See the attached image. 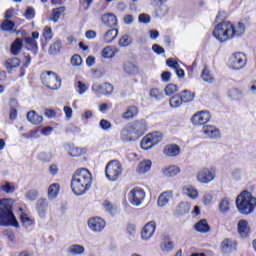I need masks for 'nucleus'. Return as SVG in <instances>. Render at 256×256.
I'll return each instance as SVG.
<instances>
[{
	"mask_svg": "<svg viewBox=\"0 0 256 256\" xmlns=\"http://www.w3.org/2000/svg\"><path fill=\"white\" fill-rule=\"evenodd\" d=\"M213 35L220 43H225V41L235 39V37H242L245 35V23L243 21L235 25L231 22L220 23L214 28Z\"/></svg>",
	"mask_w": 256,
	"mask_h": 256,
	"instance_id": "f257e3e1",
	"label": "nucleus"
},
{
	"mask_svg": "<svg viewBox=\"0 0 256 256\" xmlns=\"http://www.w3.org/2000/svg\"><path fill=\"white\" fill-rule=\"evenodd\" d=\"M93 183V176L91 172L85 168L75 171L71 180V189L74 195H85Z\"/></svg>",
	"mask_w": 256,
	"mask_h": 256,
	"instance_id": "f03ea898",
	"label": "nucleus"
},
{
	"mask_svg": "<svg viewBox=\"0 0 256 256\" xmlns=\"http://www.w3.org/2000/svg\"><path fill=\"white\" fill-rule=\"evenodd\" d=\"M13 202L10 199L0 200V225L2 227H16L19 229V222L13 214Z\"/></svg>",
	"mask_w": 256,
	"mask_h": 256,
	"instance_id": "7ed1b4c3",
	"label": "nucleus"
},
{
	"mask_svg": "<svg viewBox=\"0 0 256 256\" xmlns=\"http://www.w3.org/2000/svg\"><path fill=\"white\" fill-rule=\"evenodd\" d=\"M236 207L241 215H251L255 211L256 198L251 192L244 190L236 198Z\"/></svg>",
	"mask_w": 256,
	"mask_h": 256,
	"instance_id": "20e7f679",
	"label": "nucleus"
},
{
	"mask_svg": "<svg viewBox=\"0 0 256 256\" xmlns=\"http://www.w3.org/2000/svg\"><path fill=\"white\" fill-rule=\"evenodd\" d=\"M105 173L109 181H117L123 175V166L119 161L112 160L106 165Z\"/></svg>",
	"mask_w": 256,
	"mask_h": 256,
	"instance_id": "39448f33",
	"label": "nucleus"
},
{
	"mask_svg": "<svg viewBox=\"0 0 256 256\" xmlns=\"http://www.w3.org/2000/svg\"><path fill=\"white\" fill-rule=\"evenodd\" d=\"M42 83L48 89L57 91L61 87V78L55 72L49 71L42 75Z\"/></svg>",
	"mask_w": 256,
	"mask_h": 256,
	"instance_id": "423d86ee",
	"label": "nucleus"
},
{
	"mask_svg": "<svg viewBox=\"0 0 256 256\" xmlns=\"http://www.w3.org/2000/svg\"><path fill=\"white\" fill-rule=\"evenodd\" d=\"M245 65H247V56H245L243 53L238 52L230 56L229 66L231 69L239 71V69H243Z\"/></svg>",
	"mask_w": 256,
	"mask_h": 256,
	"instance_id": "0eeeda50",
	"label": "nucleus"
},
{
	"mask_svg": "<svg viewBox=\"0 0 256 256\" xmlns=\"http://www.w3.org/2000/svg\"><path fill=\"white\" fill-rule=\"evenodd\" d=\"M216 172L213 168H202L197 173V181L199 183H204L205 185L215 181Z\"/></svg>",
	"mask_w": 256,
	"mask_h": 256,
	"instance_id": "6e6552de",
	"label": "nucleus"
},
{
	"mask_svg": "<svg viewBox=\"0 0 256 256\" xmlns=\"http://www.w3.org/2000/svg\"><path fill=\"white\" fill-rule=\"evenodd\" d=\"M128 199L130 203L136 207H139V205L143 203V199H145V191H143L141 188H134L128 194Z\"/></svg>",
	"mask_w": 256,
	"mask_h": 256,
	"instance_id": "1a4fd4ad",
	"label": "nucleus"
},
{
	"mask_svg": "<svg viewBox=\"0 0 256 256\" xmlns=\"http://www.w3.org/2000/svg\"><path fill=\"white\" fill-rule=\"evenodd\" d=\"M211 120V114L209 111H200L194 114L191 118V123L194 125H206V123H209Z\"/></svg>",
	"mask_w": 256,
	"mask_h": 256,
	"instance_id": "9d476101",
	"label": "nucleus"
},
{
	"mask_svg": "<svg viewBox=\"0 0 256 256\" xmlns=\"http://www.w3.org/2000/svg\"><path fill=\"white\" fill-rule=\"evenodd\" d=\"M105 225H106L105 220H103L100 217H94L88 220V227L94 233H101V231L105 229Z\"/></svg>",
	"mask_w": 256,
	"mask_h": 256,
	"instance_id": "9b49d317",
	"label": "nucleus"
},
{
	"mask_svg": "<svg viewBox=\"0 0 256 256\" xmlns=\"http://www.w3.org/2000/svg\"><path fill=\"white\" fill-rule=\"evenodd\" d=\"M157 229V224L153 221L148 222L141 231V237L143 241H149Z\"/></svg>",
	"mask_w": 256,
	"mask_h": 256,
	"instance_id": "f8f14e48",
	"label": "nucleus"
},
{
	"mask_svg": "<svg viewBox=\"0 0 256 256\" xmlns=\"http://www.w3.org/2000/svg\"><path fill=\"white\" fill-rule=\"evenodd\" d=\"M92 91L96 95H111L113 93V85L110 83L94 84L92 85Z\"/></svg>",
	"mask_w": 256,
	"mask_h": 256,
	"instance_id": "ddd939ff",
	"label": "nucleus"
},
{
	"mask_svg": "<svg viewBox=\"0 0 256 256\" xmlns=\"http://www.w3.org/2000/svg\"><path fill=\"white\" fill-rule=\"evenodd\" d=\"M37 39H39V32H32V36H28L24 38V43L28 45V49L33 50V53L37 55V51H39V46L37 45Z\"/></svg>",
	"mask_w": 256,
	"mask_h": 256,
	"instance_id": "4468645a",
	"label": "nucleus"
},
{
	"mask_svg": "<svg viewBox=\"0 0 256 256\" xmlns=\"http://www.w3.org/2000/svg\"><path fill=\"white\" fill-rule=\"evenodd\" d=\"M160 249L163 253H171L175 249V242L169 236H164L160 243Z\"/></svg>",
	"mask_w": 256,
	"mask_h": 256,
	"instance_id": "2eb2a0df",
	"label": "nucleus"
},
{
	"mask_svg": "<svg viewBox=\"0 0 256 256\" xmlns=\"http://www.w3.org/2000/svg\"><path fill=\"white\" fill-rule=\"evenodd\" d=\"M203 133L209 139H219L221 137V132L215 126H209V125L205 126L203 128Z\"/></svg>",
	"mask_w": 256,
	"mask_h": 256,
	"instance_id": "dca6fc26",
	"label": "nucleus"
},
{
	"mask_svg": "<svg viewBox=\"0 0 256 256\" xmlns=\"http://www.w3.org/2000/svg\"><path fill=\"white\" fill-rule=\"evenodd\" d=\"M236 247L237 243H235V241L229 238L224 239L220 244V249L222 253H231V251H234Z\"/></svg>",
	"mask_w": 256,
	"mask_h": 256,
	"instance_id": "f3484780",
	"label": "nucleus"
},
{
	"mask_svg": "<svg viewBox=\"0 0 256 256\" xmlns=\"http://www.w3.org/2000/svg\"><path fill=\"white\" fill-rule=\"evenodd\" d=\"M238 233L241 237H249V234L251 233V227L249 226V222L246 220H240L238 222Z\"/></svg>",
	"mask_w": 256,
	"mask_h": 256,
	"instance_id": "a211bd4d",
	"label": "nucleus"
},
{
	"mask_svg": "<svg viewBox=\"0 0 256 256\" xmlns=\"http://www.w3.org/2000/svg\"><path fill=\"white\" fill-rule=\"evenodd\" d=\"M101 21L106 27H117V16L112 13L102 15Z\"/></svg>",
	"mask_w": 256,
	"mask_h": 256,
	"instance_id": "6ab92c4d",
	"label": "nucleus"
},
{
	"mask_svg": "<svg viewBox=\"0 0 256 256\" xmlns=\"http://www.w3.org/2000/svg\"><path fill=\"white\" fill-rule=\"evenodd\" d=\"M164 177H177L181 173V168L177 165H170L162 169Z\"/></svg>",
	"mask_w": 256,
	"mask_h": 256,
	"instance_id": "aec40b11",
	"label": "nucleus"
},
{
	"mask_svg": "<svg viewBox=\"0 0 256 256\" xmlns=\"http://www.w3.org/2000/svg\"><path fill=\"white\" fill-rule=\"evenodd\" d=\"M133 133L135 132L131 126L124 127L120 132L121 140L126 143L133 141Z\"/></svg>",
	"mask_w": 256,
	"mask_h": 256,
	"instance_id": "412c9836",
	"label": "nucleus"
},
{
	"mask_svg": "<svg viewBox=\"0 0 256 256\" xmlns=\"http://www.w3.org/2000/svg\"><path fill=\"white\" fill-rule=\"evenodd\" d=\"M133 128L135 135H143L147 131V122L145 120L136 121L133 125H130Z\"/></svg>",
	"mask_w": 256,
	"mask_h": 256,
	"instance_id": "4be33fe9",
	"label": "nucleus"
},
{
	"mask_svg": "<svg viewBox=\"0 0 256 256\" xmlns=\"http://www.w3.org/2000/svg\"><path fill=\"white\" fill-rule=\"evenodd\" d=\"M173 199V191H166L163 192L159 197H158V207H165Z\"/></svg>",
	"mask_w": 256,
	"mask_h": 256,
	"instance_id": "5701e85b",
	"label": "nucleus"
},
{
	"mask_svg": "<svg viewBox=\"0 0 256 256\" xmlns=\"http://www.w3.org/2000/svg\"><path fill=\"white\" fill-rule=\"evenodd\" d=\"M181 151V148L177 146L176 144H168L164 148V154H166L167 157H177Z\"/></svg>",
	"mask_w": 256,
	"mask_h": 256,
	"instance_id": "b1692460",
	"label": "nucleus"
},
{
	"mask_svg": "<svg viewBox=\"0 0 256 256\" xmlns=\"http://www.w3.org/2000/svg\"><path fill=\"white\" fill-rule=\"evenodd\" d=\"M27 120L29 123H32V125H41V123H43V116L32 110L27 113Z\"/></svg>",
	"mask_w": 256,
	"mask_h": 256,
	"instance_id": "393cba45",
	"label": "nucleus"
},
{
	"mask_svg": "<svg viewBox=\"0 0 256 256\" xmlns=\"http://www.w3.org/2000/svg\"><path fill=\"white\" fill-rule=\"evenodd\" d=\"M182 193L187 195L190 199H197L199 197V191L191 185H185L182 189Z\"/></svg>",
	"mask_w": 256,
	"mask_h": 256,
	"instance_id": "a878e982",
	"label": "nucleus"
},
{
	"mask_svg": "<svg viewBox=\"0 0 256 256\" xmlns=\"http://www.w3.org/2000/svg\"><path fill=\"white\" fill-rule=\"evenodd\" d=\"M139 115V108L137 106H129L127 110L122 114V119H134Z\"/></svg>",
	"mask_w": 256,
	"mask_h": 256,
	"instance_id": "bb28decb",
	"label": "nucleus"
},
{
	"mask_svg": "<svg viewBox=\"0 0 256 256\" xmlns=\"http://www.w3.org/2000/svg\"><path fill=\"white\" fill-rule=\"evenodd\" d=\"M67 253L72 256L83 255V253H85V247H83L79 244H73L68 247Z\"/></svg>",
	"mask_w": 256,
	"mask_h": 256,
	"instance_id": "cd10ccee",
	"label": "nucleus"
},
{
	"mask_svg": "<svg viewBox=\"0 0 256 256\" xmlns=\"http://www.w3.org/2000/svg\"><path fill=\"white\" fill-rule=\"evenodd\" d=\"M48 207H49V204L47 203L46 199L38 200L36 209L40 217H45Z\"/></svg>",
	"mask_w": 256,
	"mask_h": 256,
	"instance_id": "c85d7f7f",
	"label": "nucleus"
},
{
	"mask_svg": "<svg viewBox=\"0 0 256 256\" xmlns=\"http://www.w3.org/2000/svg\"><path fill=\"white\" fill-rule=\"evenodd\" d=\"M19 65H21V60H19V58L8 59L5 63V67L8 71V73H11L13 71V69H17V67H19Z\"/></svg>",
	"mask_w": 256,
	"mask_h": 256,
	"instance_id": "c756f323",
	"label": "nucleus"
},
{
	"mask_svg": "<svg viewBox=\"0 0 256 256\" xmlns=\"http://www.w3.org/2000/svg\"><path fill=\"white\" fill-rule=\"evenodd\" d=\"M21 49H23V40H21V38H17L12 43L10 51L12 55H19V53H21Z\"/></svg>",
	"mask_w": 256,
	"mask_h": 256,
	"instance_id": "7c9ffc66",
	"label": "nucleus"
},
{
	"mask_svg": "<svg viewBox=\"0 0 256 256\" xmlns=\"http://www.w3.org/2000/svg\"><path fill=\"white\" fill-rule=\"evenodd\" d=\"M63 13H65V6L53 9L50 16V21H52L53 23H57Z\"/></svg>",
	"mask_w": 256,
	"mask_h": 256,
	"instance_id": "2f4dec72",
	"label": "nucleus"
},
{
	"mask_svg": "<svg viewBox=\"0 0 256 256\" xmlns=\"http://www.w3.org/2000/svg\"><path fill=\"white\" fill-rule=\"evenodd\" d=\"M123 69L127 75H137V73H139V68L137 65L131 62H126L123 66Z\"/></svg>",
	"mask_w": 256,
	"mask_h": 256,
	"instance_id": "473e14b6",
	"label": "nucleus"
},
{
	"mask_svg": "<svg viewBox=\"0 0 256 256\" xmlns=\"http://www.w3.org/2000/svg\"><path fill=\"white\" fill-rule=\"evenodd\" d=\"M117 35H119V30L110 29L104 34L105 43H113L115 39H117Z\"/></svg>",
	"mask_w": 256,
	"mask_h": 256,
	"instance_id": "72a5a7b5",
	"label": "nucleus"
},
{
	"mask_svg": "<svg viewBox=\"0 0 256 256\" xmlns=\"http://www.w3.org/2000/svg\"><path fill=\"white\" fill-rule=\"evenodd\" d=\"M117 51V48L107 46L102 50V57H104V59H113V56L117 54Z\"/></svg>",
	"mask_w": 256,
	"mask_h": 256,
	"instance_id": "f704fd0d",
	"label": "nucleus"
},
{
	"mask_svg": "<svg viewBox=\"0 0 256 256\" xmlns=\"http://www.w3.org/2000/svg\"><path fill=\"white\" fill-rule=\"evenodd\" d=\"M201 77L205 81V83H213L215 81V76L213 75V73H211V70H209L207 66L204 67Z\"/></svg>",
	"mask_w": 256,
	"mask_h": 256,
	"instance_id": "c9c22d12",
	"label": "nucleus"
},
{
	"mask_svg": "<svg viewBox=\"0 0 256 256\" xmlns=\"http://www.w3.org/2000/svg\"><path fill=\"white\" fill-rule=\"evenodd\" d=\"M195 229L199 233H209V224L207 223V220H200L198 223L195 224Z\"/></svg>",
	"mask_w": 256,
	"mask_h": 256,
	"instance_id": "e433bc0d",
	"label": "nucleus"
},
{
	"mask_svg": "<svg viewBox=\"0 0 256 256\" xmlns=\"http://www.w3.org/2000/svg\"><path fill=\"white\" fill-rule=\"evenodd\" d=\"M84 153H87V148H79L77 146H72L69 150L70 157H81V155H84Z\"/></svg>",
	"mask_w": 256,
	"mask_h": 256,
	"instance_id": "4c0bfd02",
	"label": "nucleus"
},
{
	"mask_svg": "<svg viewBox=\"0 0 256 256\" xmlns=\"http://www.w3.org/2000/svg\"><path fill=\"white\" fill-rule=\"evenodd\" d=\"M191 211V205L189 203L182 202L176 208L177 215H185Z\"/></svg>",
	"mask_w": 256,
	"mask_h": 256,
	"instance_id": "58836bf2",
	"label": "nucleus"
},
{
	"mask_svg": "<svg viewBox=\"0 0 256 256\" xmlns=\"http://www.w3.org/2000/svg\"><path fill=\"white\" fill-rule=\"evenodd\" d=\"M228 97L229 99H232V101H238L241 99V97H243V93L237 88H231L228 90Z\"/></svg>",
	"mask_w": 256,
	"mask_h": 256,
	"instance_id": "ea45409f",
	"label": "nucleus"
},
{
	"mask_svg": "<svg viewBox=\"0 0 256 256\" xmlns=\"http://www.w3.org/2000/svg\"><path fill=\"white\" fill-rule=\"evenodd\" d=\"M137 171L138 173H147V171H151V160H143L140 162Z\"/></svg>",
	"mask_w": 256,
	"mask_h": 256,
	"instance_id": "a19ab883",
	"label": "nucleus"
},
{
	"mask_svg": "<svg viewBox=\"0 0 256 256\" xmlns=\"http://www.w3.org/2000/svg\"><path fill=\"white\" fill-rule=\"evenodd\" d=\"M180 97H181L183 103H191V101H193V99H195V93H193L189 90H184Z\"/></svg>",
	"mask_w": 256,
	"mask_h": 256,
	"instance_id": "79ce46f5",
	"label": "nucleus"
},
{
	"mask_svg": "<svg viewBox=\"0 0 256 256\" xmlns=\"http://www.w3.org/2000/svg\"><path fill=\"white\" fill-rule=\"evenodd\" d=\"M59 195V184H51L48 188L49 199H55Z\"/></svg>",
	"mask_w": 256,
	"mask_h": 256,
	"instance_id": "37998d69",
	"label": "nucleus"
},
{
	"mask_svg": "<svg viewBox=\"0 0 256 256\" xmlns=\"http://www.w3.org/2000/svg\"><path fill=\"white\" fill-rule=\"evenodd\" d=\"M183 105V99L180 95H175L170 98V107H173L174 109H177Z\"/></svg>",
	"mask_w": 256,
	"mask_h": 256,
	"instance_id": "c03bdc74",
	"label": "nucleus"
},
{
	"mask_svg": "<svg viewBox=\"0 0 256 256\" xmlns=\"http://www.w3.org/2000/svg\"><path fill=\"white\" fill-rule=\"evenodd\" d=\"M229 209H231L229 199H227V198L222 199L219 203L220 213H229Z\"/></svg>",
	"mask_w": 256,
	"mask_h": 256,
	"instance_id": "a18cd8bd",
	"label": "nucleus"
},
{
	"mask_svg": "<svg viewBox=\"0 0 256 256\" xmlns=\"http://www.w3.org/2000/svg\"><path fill=\"white\" fill-rule=\"evenodd\" d=\"M133 43V38L131 36L125 34L119 39L118 45L119 47H129Z\"/></svg>",
	"mask_w": 256,
	"mask_h": 256,
	"instance_id": "49530a36",
	"label": "nucleus"
},
{
	"mask_svg": "<svg viewBox=\"0 0 256 256\" xmlns=\"http://www.w3.org/2000/svg\"><path fill=\"white\" fill-rule=\"evenodd\" d=\"M2 31L11 32L15 29V22L11 20H4L1 24Z\"/></svg>",
	"mask_w": 256,
	"mask_h": 256,
	"instance_id": "de8ad7c7",
	"label": "nucleus"
},
{
	"mask_svg": "<svg viewBox=\"0 0 256 256\" xmlns=\"http://www.w3.org/2000/svg\"><path fill=\"white\" fill-rule=\"evenodd\" d=\"M148 136L150 137V140L154 146L161 143L163 140V134L161 132H154L152 134H148Z\"/></svg>",
	"mask_w": 256,
	"mask_h": 256,
	"instance_id": "09e8293b",
	"label": "nucleus"
},
{
	"mask_svg": "<svg viewBox=\"0 0 256 256\" xmlns=\"http://www.w3.org/2000/svg\"><path fill=\"white\" fill-rule=\"evenodd\" d=\"M141 147L142 149H144L145 151H147V149H151V147H155L150 136L146 135L142 141H141Z\"/></svg>",
	"mask_w": 256,
	"mask_h": 256,
	"instance_id": "8fccbe9b",
	"label": "nucleus"
},
{
	"mask_svg": "<svg viewBox=\"0 0 256 256\" xmlns=\"http://www.w3.org/2000/svg\"><path fill=\"white\" fill-rule=\"evenodd\" d=\"M61 51V41L56 40L53 44L49 47V54L50 55H56V53H59Z\"/></svg>",
	"mask_w": 256,
	"mask_h": 256,
	"instance_id": "3c124183",
	"label": "nucleus"
},
{
	"mask_svg": "<svg viewBox=\"0 0 256 256\" xmlns=\"http://www.w3.org/2000/svg\"><path fill=\"white\" fill-rule=\"evenodd\" d=\"M75 88L78 91L79 95H83V94L87 93V90L89 89V87H87V84H85V82H81V81L76 82Z\"/></svg>",
	"mask_w": 256,
	"mask_h": 256,
	"instance_id": "603ef678",
	"label": "nucleus"
},
{
	"mask_svg": "<svg viewBox=\"0 0 256 256\" xmlns=\"http://www.w3.org/2000/svg\"><path fill=\"white\" fill-rule=\"evenodd\" d=\"M20 221H21L23 227H25V229H27L33 225V220H31V218H29L27 214L21 215Z\"/></svg>",
	"mask_w": 256,
	"mask_h": 256,
	"instance_id": "864d4df0",
	"label": "nucleus"
},
{
	"mask_svg": "<svg viewBox=\"0 0 256 256\" xmlns=\"http://www.w3.org/2000/svg\"><path fill=\"white\" fill-rule=\"evenodd\" d=\"M43 37L46 41H51L53 39V30L51 27L46 26L43 30Z\"/></svg>",
	"mask_w": 256,
	"mask_h": 256,
	"instance_id": "5fc2aeb1",
	"label": "nucleus"
},
{
	"mask_svg": "<svg viewBox=\"0 0 256 256\" xmlns=\"http://www.w3.org/2000/svg\"><path fill=\"white\" fill-rule=\"evenodd\" d=\"M1 191H4V193H13L15 191V186H13L9 182H5V184L0 186Z\"/></svg>",
	"mask_w": 256,
	"mask_h": 256,
	"instance_id": "6e6d98bb",
	"label": "nucleus"
},
{
	"mask_svg": "<svg viewBox=\"0 0 256 256\" xmlns=\"http://www.w3.org/2000/svg\"><path fill=\"white\" fill-rule=\"evenodd\" d=\"M178 89H177V85L175 84H168L165 87V94L168 96L174 95V93H177Z\"/></svg>",
	"mask_w": 256,
	"mask_h": 256,
	"instance_id": "4d7b16f0",
	"label": "nucleus"
},
{
	"mask_svg": "<svg viewBox=\"0 0 256 256\" xmlns=\"http://www.w3.org/2000/svg\"><path fill=\"white\" fill-rule=\"evenodd\" d=\"M156 15L157 17H165L167 15V6L165 5H158L156 8Z\"/></svg>",
	"mask_w": 256,
	"mask_h": 256,
	"instance_id": "13d9d810",
	"label": "nucleus"
},
{
	"mask_svg": "<svg viewBox=\"0 0 256 256\" xmlns=\"http://www.w3.org/2000/svg\"><path fill=\"white\" fill-rule=\"evenodd\" d=\"M202 203L204 205H211V203H213V194L209 192L204 193L202 196Z\"/></svg>",
	"mask_w": 256,
	"mask_h": 256,
	"instance_id": "bf43d9fd",
	"label": "nucleus"
},
{
	"mask_svg": "<svg viewBox=\"0 0 256 256\" xmlns=\"http://www.w3.org/2000/svg\"><path fill=\"white\" fill-rule=\"evenodd\" d=\"M81 63H83V59L79 56V54H75L72 56L71 65H73V67H79Z\"/></svg>",
	"mask_w": 256,
	"mask_h": 256,
	"instance_id": "052dcab7",
	"label": "nucleus"
},
{
	"mask_svg": "<svg viewBox=\"0 0 256 256\" xmlns=\"http://www.w3.org/2000/svg\"><path fill=\"white\" fill-rule=\"evenodd\" d=\"M150 97L153 99L161 100L163 98V93H161L159 89H152L150 90Z\"/></svg>",
	"mask_w": 256,
	"mask_h": 256,
	"instance_id": "680f3d73",
	"label": "nucleus"
},
{
	"mask_svg": "<svg viewBox=\"0 0 256 256\" xmlns=\"http://www.w3.org/2000/svg\"><path fill=\"white\" fill-rule=\"evenodd\" d=\"M37 195H39L37 190H30L26 193V198H28L29 201H35V199H37Z\"/></svg>",
	"mask_w": 256,
	"mask_h": 256,
	"instance_id": "e2e57ef3",
	"label": "nucleus"
},
{
	"mask_svg": "<svg viewBox=\"0 0 256 256\" xmlns=\"http://www.w3.org/2000/svg\"><path fill=\"white\" fill-rule=\"evenodd\" d=\"M166 64L168 65V67H172V69H179V62H177L175 59L173 58H169L167 61H166Z\"/></svg>",
	"mask_w": 256,
	"mask_h": 256,
	"instance_id": "0e129e2a",
	"label": "nucleus"
},
{
	"mask_svg": "<svg viewBox=\"0 0 256 256\" xmlns=\"http://www.w3.org/2000/svg\"><path fill=\"white\" fill-rule=\"evenodd\" d=\"M138 21L139 23H151V16H149L148 14H140L138 17Z\"/></svg>",
	"mask_w": 256,
	"mask_h": 256,
	"instance_id": "69168bd1",
	"label": "nucleus"
},
{
	"mask_svg": "<svg viewBox=\"0 0 256 256\" xmlns=\"http://www.w3.org/2000/svg\"><path fill=\"white\" fill-rule=\"evenodd\" d=\"M100 127H101V129H103V131H109V129H111L112 125H111V122H109L105 119H102L100 121Z\"/></svg>",
	"mask_w": 256,
	"mask_h": 256,
	"instance_id": "338daca9",
	"label": "nucleus"
},
{
	"mask_svg": "<svg viewBox=\"0 0 256 256\" xmlns=\"http://www.w3.org/2000/svg\"><path fill=\"white\" fill-rule=\"evenodd\" d=\"M40 161H44V163H47L48 161H51V153L47 152H41L39 154Z\"/></svg>",
	"mask_w": 256,
	"mask_h": 256,
	"instance_id": "774afa93",
	"label": "nucleus"
}]
</instances>
